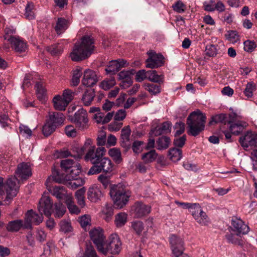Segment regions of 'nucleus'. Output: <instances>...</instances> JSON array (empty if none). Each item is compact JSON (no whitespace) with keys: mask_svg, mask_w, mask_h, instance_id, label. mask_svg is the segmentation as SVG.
<instances>
[{"mask_svg":"<svg viewBox=\"0 0 257 257\" xmlns=\"http://www.w3.org/2000/svg\"><path fill=\"white\" fill-rule=\"evenodd\" d=\"M225 37L229 42L232 43H236L239 40L237 33L234 31L227 32V33L225 35Z\"/></svg>","mask_w":257,"mask_h":257,"instance_id":"obj_55","label":"nucleus"},{"mask_svg":"<svg viewBox=\"0 0 257 257\" xmlns=\"http://www.w3.org/2000/svg\"><path fill=\"white\" fill-rule=\"evenodd\" d=\"M147 74H148L147 79L150 81L158 84H163L164 83V75H158L156 70H148Z\"/></svg>","mask_w":257,"mask_h":257,"instance_id":"obj_27","label":"nucleus"},{"mask_svg":"<svg viewBox=\"0 0 257 257\" xmlns=\"http://www.w3.org/2000/svg\"><path fill=\"white\" fill-rule=\"evenodd\" d=\"M219 122L225 125L226 123H230L231 122V120H228L225 114L221 113L213 116L209 122V124L212 125L213 123H217Z\"/></svg>","mask_w":257,"mask_h":257,"instance_id":"obj_30","label":"nucleus"},{"mask_svg":"<svg viewBox=\"0 0 257 257\" xmlns=\"http://www.w3.org/2000/svg\"><path fill=\"white\" fill-rule=\"evenodd\" d=\"M63 96V98L69 104L74 98V92L70 89H66L64 91Z\"/></svg>","mask_w":257,"mask_h":257,"instance_id":"obj_58","label":"nucleus"},{"mask_svg":"<svg viewBox=\"0 0 257 257\" xmlns=\"http://www.w3.org/2000/svg\"><path fill=\"white\" fill-rule=\"evenodd\" d=\"M16 173L23 179H27L32 175L31 169L28 163H22L18 166Z\"/></svg>","mask_w":257,"mask_h":257,"instance_id":"obj_23","label":"nucleus"},{"mask_svg":"<svg viewBox=\"0 0 257 257\" xmlns=\"http://www.w3.org/2000/svg\"><path fill=\"white\" fill-rule=\"evenodd\" d=\"M168 155L172 161L177 162L182 157V150L180 149L172 148L169 149Z\"/></svg>","mask_w":257,"mask_h":257,"instance_id":"obj_32","label":"nucleus"},{"mask_svg":"<svg viewBox=\"0 0 257 257\" xmlns=\"http://www.w3.org/2000/svg\"><path fill=\"white\" fill-rule=\"evenodd\" d=\"M131 133V130L129 125L124 127L121 131L120 144L122 148L125 149L126 151L130 149L131 146L130 139Z\"/></svg>","mask_w":257,"mask_h":257,"instance_id":"obj_17","label":"nucleus"},{"mask_svg":"<svg viewBox=\"0 0 257 257\" xmlns=\"http://www.w3.org/2000/svg\"><path fill=\"white\" fill-rule=\"evenodd\" d=\"M98 81L95 72L90 69H86L83 72L82 83L87 87H92Z\"/></svg>","mask_w":257,"mask_h":257,"instance_id":"obj_16","label":"nucleus"},{"mask_svg":"<svg viewBox=\"0 0 257 257\" xmlns=\"http://www.w3.org/2000/svg\"><path fill=\"white\" fill-rule=\"evenodd\" d=\"M69 22L68 20L64 18H59L58 19L55 30L57 34H60L63 31L66 30L69 26Z\"/></svg>","mask_w":257,"mask_h":257,"instance_id":"obj_34","label":"nucleus"},{"mask_svg":"<svg viewBox=\"0 0 257 257\" xmlns=\"http://www.w3.org/2000/svg\"><path fill=\"white\" fill-rule=\"evenodd\" d=\"M135 72L134 69L120 72L118 74L119 79L122 80L119 84L120 87L125 89L131 85L133 83L131 76L134 74Z\"/></svg>","mask_w":257,"mask_h":257,"instance_id":"obj_18","label":"nucleus"},{"mask_svg":"<svg viewBox=\"0 0 257 257\" xmlns=\"http://www.w3.org/2000/svg\"><path fill=\"white\" fill-rule=\"evenodd\" d=\"M89 235L91 239L97 246V249L99 251L102 248V246L104 244L105 237L104 236L103 231L101 229H94L89 232Z\"/></svg>","mask_w":257,"mask_h":257,"instance_id":"obj_15","label":"nucleus"},{"mask_svg":"<svg viewBox=\"0 0 257 257\" xmlns=\"http://www.w3.org/2000/svg\"><path fill=\"white\" fill-rule=\"evenodd\" d=\"M108 154L116 164H120L122 161L121 152L119 149L116 148L110 149Z\"/></svg>","mask_w":257,"mask_h":257,"instance_id":"obj_38","label":"nucleus"},{"mask_svg":"<svg viewBox=\"0 0 257 257\" xmlns=\"http://www.w3.org/2000/svg\"><path fill=\"white\" fill-rule=\"evenodd\" d=\"M76 163L72 159H65L61 161V167L64 171L68 173Z\"/></svg>","mask_w":257,"mask_h":257,"instance_id":"obj_47","label":"nucleus"},{"mask_svg":"<svg viewBox=\"0 0 257 257\" xmlns=\"http://www.w3.org/2000/svg\"><path fill=\"white\" fill-rule=\"evenodd\" d=\"M54 181L55 182L62 183L65 181V177L63 175H61L60 172L56 169H54L52 171V175L49 177L45 182V185L49 192L52 195L55 196L60 201L66 200L68 197H71V195L67 193V191L64 187L61 186H52L49 183Z\"/></svg>","mask_w":257,"mask_h":257,"instance_id":"obj_2","label":"nucleus"},{"mask_svg":"<svg viewBox=\"0 0 257 257\" xmlns=\"http://www.w3.org/2000/svg\"><path fill=\"white\" fill-rule=\"evenodd\" d=\"M103 197L100 188L97 185H93L89 187L87 191V198L92 202H97Z\"/></svg>","mask_w":257,"mask_h":257,"instance_id":"obj_20","label":"nucleus"},{"mask_svg":"<svg viewBox=\"0 0 257 257\" xmlns=\"http://www.w3.org/2000/svg\"><path fill=\"white\" fill-rule=\"evenodd\" d=\"M170 139L167 137H160L157 141L158 150H164L169 147Z\"/></svg>","mask_w":257,"mask_h":257,"instance_id":"obj_42","label":"nucleus"},{"mask_svg":"<svg viewBox=\"0 0 257 257\" xmlns=\"http://www.w3.org/2000/svg\"><path fill=\"white\" fill-rule=\"evenodd\" d=\"M17 180V179L15 177H10L4 183L3 178L0 177V196L4 194V189H6L7 200L12 199L15 197L19 190L18 188L16 186V182Z\"/></svg>","mask_w":257,"mask_h":257,"instance_id":"obj_7","label":"nucleus"},{"mask_svg":"<svg viewBox=\"0 0 257 257\" xmlns=\"http://www.w3.org/2000/svg\"><path fill=\"white\" fill-rule=\"evenodd\" d=\"M157 157V154L155 150H153L144 154L142 156V159L145 164H148L154 161Z\"/></svg>","mask_w":257,"mask_h":257,"instance_id":"obj_40","label":"nucleus"},{"mask_svg":"<svg viewBox=\"0 0 257 257\" xmlns=\"http://www.w3.org/2000/svg\"><path fill=\"white\" fill-rule=\"evenodd\" d=\"M114 165L112 161L104 156L95 165H93L87 172L88 175L98 174L102 172L105 174L110 173L113 170Z\"/></svg>","mask_w":257,"mask_h":257,"instance_id":"obj_6","label":"nucleus"},{"mask_svg":"<svg viewBox=\"0 0 257 257\" xmlns=\"http://www.w3.org/2000/svg\"><path fill=\"white\" fill-rule=\"evenodd\" d=\"M85 152H87L84 156L85 160L90 162L93 165H95L104 156L106 149L103 147L96 149L95 146L92 144V140L88 139L80 149V153L82 154Z\"/></svg>","mask_w":257,"mask_h":257,"instance_id":"obj_3","label":"nucleus"},{"mask_svg":"<svg viewBox=\"0 0 257 257\" xmlns=\"http://www.w3.org/2000/svg\"><path fill=\"white\" fill-rule=\"evenodd\" d=\"M65 203L70 213L78 214L80 212L79 208L74 204L72 196L67 198Z\"/></svg>","mask_w":257,"mask_h":257,"instance_id":"obj_45","label":"nucleus"},{"mask_svg":"<svg viewBox=\"0 0 257 257\" xmlns=\"http://www.w3.org/2000/svg\"><path fill=\"white\" fill-rule=\"evenodd\" d=\"M56 127L54 124L48 121L43 127V133L45 136L48 137L51 135L55 130Z\"/></svg>","mask_w":257,"mask_h":257,"instance_id":"obj_52","label":"nucleus"},{"mask_svg":"<svg viewBox=\"0 0 257 257\" xmlns=\"http://www.w3.org/2000/svg\"><path fill=\"white\" fill-rule=\"evenodd\" d=\"M206 117L199 110L191 112L187 118L188 135L195 137L202 131L205 126Z\"/></svg>","mask_w":257,"mask_h":257,"instance_id":"obj_4","label":"nucleus"},{"mask_svg":"<svg viewBox=\"0 0 257 257\" xmlns=\"http://www.w3.org/2000/svg\"><path fill=\"white\" fill-rule=\"evenodd\" d=\"M70 180L71 181L69 182V184L71 186V187L74 189H76L83 185L84 183V181L80 178H75V179H70Z\"/></svg>","mask_w":257,"mask_h":257,"instance_id":"obj_64","label":"nucleus"},{"mask_svg":"<svg viewBox=\"0 0 257 257\" xmlns=\"http://www.w3.org/2000/svg\"><path fill=\"white\" fill-rule=\"evenodd\" d=\"M53 203L49 196L43 195L39 201L38 210L40 213L44 214L47 217H50L52 212Z\"/></svg>","mask_w":257,"mask_h":257,"instance_id":"obj_13","label":"nucleus"},{"mask_svg":"<svg viewBox=\"0 0 257 257\" xmlns=\"http://www.w3.org/2000/svg\"><path fill=\"white\" fill-rule=\"evenodd\" d=\"M64 120L65 117L62 113L54 112L50 113L48 121L54 124L56 127L57 125L62 124Z\"/></svg>","mask_w":257,"mask_h":257,"instance_id":"obj_26","label":"nucleus"},{"mask_svg":"<svg viewBox=\"0 0 257 257\" xmlns=\"http://www.w3.org/2000/svg\"><path fill=\"white\" fill-rule=\"evenodd\" d=\"M85 193V189L84 188H81L78 190L76 192L75 196L77 199V203L82 207L85 205L84 194Z\"/></svg>","mask_w":257,"mask_h":257,"instance_id":"obj_44","label":"nucleus"},{"mask_svg":"<svg viewBox=\"0 0 257 257\" xmlns=\"http://www.w3.org/2000/svg\"><path fill=\"white\" fill-rule=\"evenodd\" d=\"M127 214L125 213H119L115 216V223L117 227L123 226L126 222Z\"/></svg>","mask_w":257,"mask_h":257,"instance_id":"obj_48","label":"nucleus"},{"mask_svg":"<svg viewBox=\"0 0 257 257\" xmlns=\"http://www.w3.org/2000/svg\"><path fill=\"white\" fill-rule=\"evenodd\" d=\"M4 38L10 42L12 47L17 52L22 53L25 52L27 49V44L24 41L19 38L9 36L8 31L6 32V35L4 36Z\"/></svg>","mask_w":257,"mask_h":257,"instance_id":"obj_14","label":"nucleus"},{"mask_svg":"<svg viewBox=\"0 0 257 257\" xmlns=\"http://www.w3.org/2000/svg\"><path fill=\"white\" fill-rule=\"evenodd\" d=\"M65 132L66 135L69 137L74 138L77 136L76 130L72 125H67L65 128Z\"/></svg>","mask_w":257,"mask_h":257,"instance_id":"obj_60","label":"nucleus"},{"mask_svg":"<svg viewBox=\"0 0 257 257\" xmlns=\"http://www.w3.org/2000/svg\"><path fill=\"white\" fill-rule=\"evenodd\" d=\"M35 236L37 240L43 242L46 240L47 234L43 229L39 228L36 231Z\"/></svg>","mask_w":257,"mask_h":257,"instance_id":"obj_56","label":"nucleus"},{"mask_svg":"<svg viewBox=\"0 0 257 257\" xmlns=\"http://www.w3.org/2000/svg\"><path fill=\"white\" fill-rule=\"evenodd\" d=\"M109 194L117 208H122L127 203L131 196L130 193L126 191L123 185L121 184L112 185Z\"/></svg>","mask_w":257,"mask_h":257,"instance_id":"obj_5","label":"nucleus"},{"mask_svg":"<svg viewBox=\"0 0 257 257\" xmlns=\"http://www.w3.org/2000/svg\"><path fill=\"white\" fill-rule=\"evenodd\" d=\"M147 54L149 56L145 61L147 68H157L164 64V57L161 54L156 53L153 50L148 51Z\"/></svg>","mask_w":257,"mask_h":257,"instance_id":"obj_9","label":"nucleus"},{"mask_svg":"<svg viewBox=\"0 0 257 257\" xmlns=\"http://www.w3.org/2000/svg\"><path fill=\"white\" fill-rule=\"evenodd\" d=\"M105 71L107 74L111 75L115 74L119 71L118 67V62L117 61L112 60L110 62L109 65L105 68Z\"/></svg>","mask_w":257,"mask_h":257,"instance_id":"obj_51","label":"nucleus"},{"mask_svg":"<svg viewBox=\"0 0 257 257\" xmlns=\"http://www.w3.org/2000/svg\"><path fill=\"white\" fill-rule=\"evenodd\" d=\"M38 98L42 101H44L46 99V90L42 82H38L35 85Z\"/></svg>","mask_w":257,"mask_h":257,"instance_id":"obj_37","label":"nucleus"},{"mask_svg":"<svg viewBox=\"0 0 257 257\" xmlns=\"http://www.w3.org/2000/svg\"><path fill=\"white\" fill-rule=\"evenodd\" d=\"M241 234H242V233H238L237 232L231 233L226 234L225 237L228 242L238 245H242L243 244V240Z\"/></svg>","mask_w":257,"mask_h":257,"instance_id":"obj_33","label":"nucleus"},{"mask_svg":"<svg viewBox=\"0 0 257 257\" xmlns=\"http://www.w3.org/2000/svg\"><path fill=\"white\" fill-rule=\"evenodd\" d=\"M60 230L65 233L71 232L72 230L71 223L68 221L62 220L60 223Z\"/></svg>","mask_w":257,"mask_h":257,"instance_id":"obj_54","label":"nucleus"},{"mask_svg":"<svg viewBox=\"0 0 257 257\" xmlns=\"http://www.w3.org/2000/svg\"><path fill=\"white\" fill-rule=\"evenodd\" d=\"M83 73L80 68H77L73 71V77L71 80V85L76 86L80 82V78L82 75Z\"/></svg>","mask_w":257,"mask_h":257,"instance_id":"obj_50","label":"nucleus"},{"mask_svg":"<svg viewBox=\"0 0 257 257\" xmlns=\"http://www.w3.org/2000/svg\"><path fill=\"white\" fill-rule=\"evenodd\" d=\"M174 128L175 130H176L175 134V136L176 137L184 133L185 131V124L181 121L177 122L175 124Z\"/></svg>","mask_w":257,"mask_h":257,"instance_id":"obj_57","label":"nucleus"},{"mask_svg":"<svg viewBox=\"0 0 257 257\" xmlns=\"http://www.w3.org/2000/svg\"><path fill=\"white\" fill-rule=\"evenodd\" d=\"M55 206V214L54 216L56 218H61L66 212V207L61 203H56Z\"/></svg>","mask_w":257,"mask_h":257,"instance_id":"obj_46","label":"nucleus"},{"mask_svg":"<svg viewBox=\"0 0 257 257\" xmlns=\"http://www.w3.org/2000/svg\"><path fill=\"white\" fill-rule=\"evenodd\" d=\"M134 207L135 216L137 218H141L148 214L151 211L150 206L140 202H136Z\"/></svg>","mask_w":257,"mask_h":257,"instance_id":"obj_21","label":"nucleus"},{"mask_svg":"<svg viewBox=\"0 0 257 257\" xmlns=\"http://www.w3.org/2000/svg\"><path fill=\"white\" fill-rule=\"evenodd\" d=\"M231 228L233 232L242 234H246L249 231L248 226L241 219L236 218L232 219Z\"/></svg>","mask_w":257,"mask_h":257,"instance_id":"obj_19","label":"nucleus"},{"mask_svg":"<svg viewBox=\"0 0 257 257\" xmlns=\"http://www.w3.org/2000/svg\"><path fill=\"white\" fill-rule=\"evenodd\" d=\"M46 50L53 56H58L62 53L63 47L62 45L59 44H55L47 46L46 48Z\"/></svg>","mask_w":257,"mask_h":257,"instance_id":"obj_39","label":"nucleus"},{"mask_svg":"<svg viewBox=\"0 0 257 257\" xmlns=\"http://www.w3.org/2000/svg\"><path fill=\"white\" fill-rule=\"evenodd\" d=\"M82 257H99L91 243H87L85 252Z\"/></svg>","mask_w":257,"mask_h":257,"instance_id":"obj_49","label":"nucleus"},{"mask_svg":"<svg viewBox=\"0 0 257 257\" xmlns=\"http://www.w3.org/2000/svg\"><path fill=\"white\" fill-rule=\"evenodd\" d=\"M91 219L89 215H84L79 218V223L81 227L86 229L88 225H90Z\"/></svg>","mask_w":257,"mask_h":257,"instance_id":"obj_61","label":"nucleus"},{"mask_svg":"<svg viewBox=\"0 0 257 257\" xmlns=\"http://www.w3.org/2000/svg\"><path fill=\"white\" fill-rule=\"evenodd\" d=\"M206 55L209 57H214L217 54V50L214 45H208L206 46Z\"/></svg>","mask_w":257,"mask_h":257,"instance_id":"obj_62","label":"nucleus"},{"mask_svg":"<svg viewBox=\"0 0 257 257\" xmlns=\"http://www.w3.org/2000/svg\"><path fill=\"white\" fill-rule=\"evenodd\" d=\"M94 40L89 36H84L81 39V43L75 44L70 57L73 61L79 62L84 60L90 56L94 49Z\"/></svg>","mask_w":257,"mask_h":257,"instance_id":"obj_1","label":"nucleus"},{"mask_svg":"<svg viewBox=\"0 0 257 257\" xmlns=\"http://www.w3.org/2000/svg\"><path fill=\"white\" fill-rule=\"evenodd\" d=\"M257 136L247 132L244 137L239 139V142L243 147L247 148L248 146H254L256 143Z\"/></svg>","mask_w":257,"mask_h":257,"instance_id":"obj_22","label":"nucleus"},{"mask_svg":"<svg viewBox=\"0 0 257 257\" xmlns=\"http://www.w3.org/2000/svg\"><path fill=\"white\" fill-rule=\"evenodd\" d=\"M192 212L194 218L200 225L206 226L208 225L209 220L207 215L205 212L201 210L199 212V214L196 215L194 213L195 211H192Z\"/></svg>","mask_w":257,"mask_h":257,"instance_id":"obj_28","label":"nucleus"},{"mask_svg":"<svg viewBox=\"0 0 257 257\" xmlns=\"http://www.w3.org/2000/svg\"><path fill=\"white\" fill-rule=\"evenodd\" d=\"M132 226L134 231L138 235H140L144 229L143 223L140 221L133 222Z\"/></svg>","mask_w":257,"mask_h":257,"instance_id":"obj_59","label":"nucleus"},{"mask_svg":"<svg viewBox=\"0 0 257 257\" xmlns=\"http://www.w3.org/2000/svg\"><path fill=\"white\" fill-rule=\"evenodd\" d=\"M255 90V85L253 83H248L246 85L245 90H244V93L246 96L248 98L250 97L252 95V92Z\"/></svg>","mask_w":257,"mask_h":257,"instance_id":"obj_63","label":"nucleus"},{"mask_svg":"<svg viewBox=\"0 0 257 257\" xmlns=\"http://www.w3.org/2000/svg\"><path fill=\"white\" fill-rule=\"evenodd\" d=\"M115 80L113 77H110L109 79L104 80L101 83V86L104 90H108L115 84Z\"/></svg>","mask_w":257,"mask_h":257,"instance_id":"obj_53","label":"nucleus"},{"mask_svg":"<svg viewBox=\"0 0 257 257\" xmlns=\"http://www.w3.org/2000/svg\"><path fill=\"white\" fill-rule=\"evenodd\" d=\"M171 249L174 257H189L183 253V241L182 238L172 235L170 238Z\"/></svg>","mask_w":257,"mask_h":257,"instance_id":"obj_11","label":"nucleus"},{"mask_svg":"<svg viewBox=\"0 0 257 257\" xmlns=\"http://www.w3.org/2000/svg\"><path fill=\"white\" fill-rule=\"evenodd\" d=\"M229 124H230L229 131L232 134L234 135H239L246 126L245 122H237L236 123H233L231 121Z\"/></svg>","mask_w":257,"mask_h":257,"instance_id":"obj_29","label":"nucleus"},{"mask_svg":"<svg viewBox=\"0 0 257 257\" xmlns=\"http://www.w3.org/2000/svg\"><path fill=\"white\" fill-rule=\"evenodd\" d=\"M79 130L83 131L88 128V119L87 111L81 108L76 111L71 119Z\"/></svg>","mask_w":257,"mask_h":257,"instance_id":"obj_10","label":"nucleus"},{"mask_svg":"<svg viewBox=\"0 0 257 257\" xmlns=\"http://www.w3.org/2000/svg\"><path fill=\"white\" fill-rule=\"evenodd\" d=\"M113 215V207L111 204H106L102 210V218L106 221H109Z\"/></svg>","mask_w":257,"mask_h":257,"instance_id":"obj_35","label":"nucleus"},{"mask_svg":"<svg viewBox=\"0 0 257 257\" xmlns=\"http://www.w3.org/2000/svg\"><path fill=\"white\" fill-rule=\"evenodd\" d=\"M162 84L146 83L144 84L145 89L151 94L156 95L161 92V85Z\"/></svg>","mask_w":257,"mask_h":257,"instance_id":"obj_41","label":"nucleus"},{"mask_svg":"<svg viewBox=\"0 0 257 257\" xmlns=\"http://www.w3.org/2000/svg\"><path fill=\"white\" fill-rule=\"evenodd\" d=\"M121 243L117 234H111L108 240L104 243L99 251L104 254L109 252L113 254H118L121 249Z\"/></svg>","mask_w":257,"mask_h":257,"instance_id":"obj_8","label":"nucleus"},{"mask_svg":"<svg viewBox=\"0 0 257 257\" xmlns=\"http://www.w3.org/2000/svg\"><path fill=\"white\" fill-rule=\"evenodd\" d=\"M81 172V166L80 165L77 163L69 171L66 176H64L63 174H61L65 177V180L68 179H74L79 175Z\"/></svg>","mask_w":257,"mask_h":257,"instance_id":"obj_36","label":"nucleus"},{"mask_svg":"<svg viewBox=\"0 0 257 257\" xmlns=\"http://www.w3.org/2000/svg\"><path fill=\"white\" fill-rule=\"evenodd\" d=\"M25 221L22 219H16L9 222L6 225V229L9 232H18L22 228H24Z\"/></svg>","mask_w":257,"mask_h":257,"instance_id":"obj_24","label":"nucleus"},{"mask_svg":"<svg viewBox=\"0 0 257 257\" xmlns=\"http://www.w3.org/2000/svg\"><path fill=\"white\" fill-rule=\"evenodd\" d=\"M54 108L59 110H64L68 104L60 95L55 96L53 99Z\"/></svg>","mask_w":257,"mask_h":257,"instance_id":"obj_31","label":"nucleus"},{"mask_svg":"<svg viewBox=\"0 0 257 257\" xmlns=\"http://www.w3.org/2000/svg\"><path fill=\"white\" fill-rule=\"evenodd\" d=\"M25 17L28 20H33L35 18L34 5L32 2H28L25 8Z\"/></svg>","mask_w":257,"mask_h":257,"instance_id":"obj_43","label":"nucleus"},{"mask_svg":"<svg viewBox=\"0 0 257 257\" xmlns=\"http://www.w3.org/2000/svg\"><path fill=\"white\" fill-rule=\"evenodd\" d=\"M43 220V216L42 213L38 214L34 212L33 210H28L25 214L24 228L31 229L32 223L35 225H39Z\"/></svg>","mask_w":257,"mask_h":257,"instance_id":"obj_12","label":"nucleus"},{"mask_svg":"<svg viewBox=\"0 0 257 257\" xmlns=\"http://www.w3.org/2000/svg\"><path fill=\"white\" fill-rule=\"evenodd\" d=\"M95 96L94 89L92 88L87 89L83 94L81 100L85 106H89Z\"/></svg>","mask_w":257,"mask_h":257,"instance_id":"obj_25","label":"nucleus"}]
</instances>
